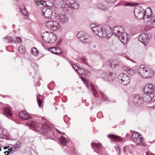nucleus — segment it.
I'll use <instances>...</instances> for the list:
<instances>
[{
    "label": "nucleus",
    "mask_w": 155,
    "mask_h": 155,
    "mask_svg": "<svg viewBox=\"0 0 155 155\" xmlns=\"http://www.w3.org/2000/svg\"><path fill=\"white\" fill-rule=\"evenodd\" d=\"M27 125L31 127V129L39 133L42 135L47 134V136L52 138L54 137V134L52 132L51 128L47 124H38L35 121H29L26 122Z\"/></svg>",
    "instance_id": "obj_1"
},
{
    "label": "nucleus",
    "mask_w": 155,
    "mask_h": 155,
    "mask_svg": "<svg viewBox=\"0 0 155 155\" xmlns=\"http://www.w3.org/2000/svg\"><path fill=\"white\" fill-rule=\"evenodd\" d=\"M113 33L123 43H126L127 40V34L123 27L120 26H114L113 29Z\"/></svg>",
    "instance_id": "obj_2"
},
{
    "label": "nucleus",
    "mask_w": 155,
    "mask_h": 155,
    "mask_svg": "<svg viewBox=\"0 0 155 155\" xmlns=\"http://www.w3.org/2000/svg\"><path fill=\"white\" fill-rule=\"evenodd\" d=\"M138 72L139 75L145 78L151 77L153 75V70L149 68L145 67L143 65L140 66L138 68Z\"/></svg>",
    "instance_id": "obj_3"
},
{
    "label": "nucleus",
    "mask_w": 155,
    "mask_h": 155,
    "mask_svg": "<svg viewBox=\"0 0 155 155\" xmlns=\"http://www.w3.org/2000/svg\"><path fill=\"white\" fill-rule=\"evenodd\" d=\"M92 30L99 37H105L107 36L109 37V35L107 33L106 28H102V26L99 25H91Z\"/></svg>",
    "instance_id": "obj_4"
},
{
    "label": "nucleus",
    "mask_w": 155,
    "mask_h": 155,
    "mask_svg": "<svg viewBox=\"0 0 155 155\" xmlns=\"http://www.w3.org/2000/svg\"><path fill=\"white\" fill-rule=\"evenodd\" d=\"M41 36L43 40L48 43H53L56 39V35L50 32H44L41 34Z\"/></svg>",
    "instance_id": "obj_5"
},
{
    "label": "nucleus",
    "mask_w": 155,
    "mask_h": 155,
    "mask_svg": "<svg viewBox=\"0 0 155 155\" xmlns=\"http://www.w3.org/2000/svg\"><path fill=\"white\" fill-rule=\"evenodd\" d=\"M42 15L49 19H54L56 16V15L53 8L44 7L42 9Z\"/></svg>",
    "instance_id": "obj_6"
},
{
    "label": "nucleus",
    "mask_w": 155,
    "mask_h": 155,
    "mask_svg": "<svg viewBox=\"0 0 155 155\" xmlns=\"http://www.w3.org/2000/svg\"><path fill=\"white\" fill-rule=\"evenodd\" d=\"M77 36L80 41L85 44H88L92 41V39L91 36L84 31L79 32L77 34Z\"/></svg>",
    "instance_id": "obj_7"
},
{
    "label": "nucleus",
    "mask_w": 155,
    "mask_h": 155,
    "mask_svg": "<svg viewBox=\"0 0 155 155\" xmlns=\"http://www.w3.org/2000/svg\"><path fill=\"white\" fill-rule=\"evenodd\" d=\"M58 14V20L60 23L64 24L68 22L69 18L66 13L63 11H60Z\"/></svg>",
    "instance_id": "obj_8"
},
{
    "label": "nucleus",
    "mask_w": 155,
    "mask_h": 155,
    "mask_svg": "<svg viewBox=\"0 0 155 155\" xmlns=\"http://www.w3.org/2000/svg\"><path fill=\"white\" fill-rule=\"evenodd\" d=\"M118 78L120 82L124 85L128 84L130 80V77L123 73H120L119 75Z\"/></svg>",
    "instance_id": "obj_9"
},
{
    "label": "nucleus",
    "mask_w": 155,
    "mask_h": 155,
    "mask_svg": "<svg viewBox=\"0 0 155 155\" xmlns=\"http://www.w3.org/2000/svg\"><path fill=\"white\" fill-rule=\"evenodd\" d=\"M151 37V35L150 34L142 33L139 36L138 40L144 45H146L148 42L149 39Z\"/></svg>",
    "instance_id": "obj_10"
},
{
    "label": "nucleus",
    "mask_w": 155,
    "mask_h": 155,
    "mask_svg": "<svg viewBox=\"0 0 155 155\" xmlns=\"http://www.w3.org/2000/svg\"><path fill=\"white\" fill-rule=\"evenodd\" d=\"M46 26L49 29H52L55 30L60 27V25L56 21H50L46 22Z\"/></svg>",
    "instance_id": "obj_11"
},
{
    "label": "nucleus",
    "mask_w": 155,
    "mask_h": 155,
    "mask_svg": "<svg viewBox=\"0 0 155 155\" xmlns=\"http://www.w3.org/2000/svg\"><path fill=\"white\" fill-rule=\"evenodd\" d=\"M102 77L106 81H112L116 78L115 74L110 72L108 74L106 72L104 73L102 75Z\"/></svg>",
    "instance_id": "obj_12"
},
{
    "label": "nucleus",
    "mask_w": 155,
    "mask_h": 155,
    "mask_svg": "<svg viewBox=\"0 0 155 155\" xmlns=\"http://www.w3.org/2000/svg\"><path fill=\"white\" fill-rule=\"evenodd\" d=\"M91 145L92 147L94 149V151L99 154H101L103 148L101 143L92 142Z\"/></svg>",
    "instance_id": "obj_13"
},
{
    "label": "nucleus",
    "mask_w": 155,
    "mask_h": 155,
    "mask_svg": "<svg viewBox=\"0 0 155 155\" xmlns=\"http://www.w3.org/2000/svg\"><path fill=\"white\" fill-rule=\"evenodd\" d=\"M106 64L107 66L110 67L111 68H114L120 66V63L117 60L113 59L108 61L107 62Z\"/></svg>",
    "instance_id": "obj_14"
},
{
    "label": "nucleus",
    "mask_w": 155,
    "mask_h": 155,
    "mask_svg": "<svg viewBox=\"0 0 155 155\" xmlns=\"http://www.w3.org/2000/svg\"><path fill=\"white\" fill-rule=\"evenodd\" d=\"M143 90L144 93L154 94V87L151 84H148L146 85Z\"/></svg>",
    "instance_id": "obj_15"
},
{
    "label": "nucleus",
    "mask_w": 155,
    "mask_h": 155,
    "mask_svg": "<svg viewBox=\"0 0 155 155\" xmlns=\"http://www.w3.org/2000/svg\"><path fill=\"white\" fill-rule=\"evenodd\" d=\"M133 140L137 142V143H141L143 141V137L138 132H135L133 134L132 137Z\"/></svg>",
    "instance_id": "obj_16"
},
{
    "label": "nucleus",
    "mask_w": 155,
    "mask_h": 155,
    "mask_svg": "<svg viewBox=\"0 0 155 155\" xmlns=\"http://www.w3.org/2000/svg\"><path fill=\"white\" fill-rule=\"evenodd\" d=\"M144 14L145 16V21L148 22L150 20L152 16V13L150 8H148L146 10L144 9Z\"/></svg>",
    "instance_id": "obj_17"
},
{
    "label": "nucleus",
    "mask_w": 155,
    "mask_h": 155,
    "mask_svg": "<svg viewBox=\"0 0 155 155\" xmlns=\"http://www.w3.org/2000/svg\"><path fill=\"white\" fill-rule=\"evenodd\" d=\"M154 97V94H147V93H144L142 97L143 101H144L146 102L151 101Z\"/></svg>",
    "instance_id": "obj_18"
},
{
    "label": "nucleus",
    "mask_w": 155,
    "mask_h": 155,
    "mask_svg": "<svg viewBox=\"0 0 155 155\" xmlns=\"http://www.w3.org/2000/svg\"><path fill=\"white\" fill-rule=\"evenodd\" d=\"M133 102L135 104H141L143 102V99L141 95H135L133 98Z\"/></svg>",
    "instance_id": "obj_19"
},
{
    "label": "nucleus",
    "mask_w": 155,
    "mask_h": 155,
    "mask_svg": "<svg viewBox=\"0 0 155 155\" xmlns=\"http://www.w3.org/2000/svg\"><path fill=\"white\" fill-rule=\"evenodd\" d=\"M19 115L21 118L23 120H26L31 118V116L25 111L20 112Z\"/></svg>",
    "instance_id": "obj_20"
},
{
    "label": "nucleus",
    "mask_w": 155,
    "mask_h": 155,
    "mask_svg": "<svg viewBox=\"0 0 155 155\" xmlns=\"http://www.w3.org/2000/svg\"><path fill=\"white\" fill-rule=\"evenodd\" d=\"M49 51L52 53L56 54H60L62 53V51L61 49L58 48L52 47L48 48Z\"/></svg>",
    "instance_id": "obj_21"
},
{
    "label": "nucleus",
    "mask_w": 155,
    "mask_h": 155,
    "mask_svg": "<svg viewBox=\"0 0 155 155\" xmlns=\"http://www.w3.org/2000/svg\"><path fill=\"white\" fill-rule=\"evenodd\" d=\"M76 2L74 0H67L65 2V5H64L65 8H67L68 7L69 8H72L74 3Z\"/></svg>",
    "instance_id": "obj_22"
},
{
    "label": "nucleus",
    "mask_w": 155,
    "mask_h": 155,
    "mask_svg": "<svg viewBox=\"0 0 155 155\" xmlns=\"http://www.w3.org/2000/svg\"><path fill=\"white\" fill-rule=\"evenodd\" d=\"M72 67L74 69L75 71H77L78 70H79L78 73L80 74H85L86 73V70L82 68H79L75 64H73L72 65Z\"/></svg>",
    "instance_id": "obj_23"
},
{
    "label": "nucleus",
    "mask_w": 155,
    "mask_h": 155,
    "mask_svg": "<svg viewBox=\"0 0 155 155\" xmlns=\"http://www.w3.org/2000/svg\"><path fill=\"white\" fill-rule=\"evenodd\" d=\"M109 137L111 138L113 140L116 142H121L122 141V139L120 137L117 135L113 134H109L108 135Z\"/></svg>",
    "instance_id": "obj_24"
},
{
    "label": "nucleus",
    "mask_w": 155,
    "mask_h": 155,
    "mask_svg": "<svg viewBox=\"0 0 155 155\" xmlns=\"http://www.w3.org/2000/svg\"><path fill=\"white\" fill-rule=\"evenodd\" d=\"M144 12V9L142 7L140 6H137L134 10V15H138V14Z\"/></svg>",
    "instance_id": "obj_25"
},
{
    "label": "nucleus",
    "mask_w": 155,
    "mask_h": 155,
    "mask_svg": "<svg viewBox=\"0 0 155 155\" xmlns=\"http://www.w3.org/2000/svg\"><path fill=\"white\" fill-rule=\"evenodd\" d=\"M3 110L4 111L5 115L7 117L10 116L12 114L11 112V110L10 108L8 107H5L3 108Z\"/></svg>",
    "instance_id": "obj_26"
},
{
    "label": "nucleus",
    "mask_w": 155,
    "mask_h": 155,
    "mask_svg": "<svg viewBox=\"0 0 155 155\" xmlns=\"http://www.w3.org/2000/svg\"><path fill=\"white\" fill-rule=\"evenodd\" d=\"M47 0H35V2L36 5L39 6L40 5H41L42 6H46L47 4L46 2Z\"/></svg>",
    "instance_id": "obj_27"
},
{
    "label": "nucleus",
    "mask_w": 155,
    "mask_h": 155,
    "mask_svg": "<svg viewBox=\"0 0 155 155\" xmlns=\"http://www.w3.org/2000/svg\"><path fill=\"white\" fill-rule=\"evenodd\" d=\"M59 140L60 143L64 146L67 145V141L66 139V138L63 136H62L59 138Z\"/></svg>",
    "instance_id": "obj_28"
},
{
    "label": "nucleus",
    "mask_w": 155,
    "mask_h": 155,
    "mask_svg": "<svg viewBox=\"0 0 155 155\" xmlns=\"http://www.w3.org/2000/svg\"><path fill=\"white\" fill-rule=\"evenodd\" d=\"M136 18L139 20L143 19L145 20L144 12L138 14V15H134Z\"/></svg>",
    "instance_id": "obj_29"
},
{
    "label": "nucleus",
    "mask_w": 155,
    "mask_h": 155,
    "mask_svg": "<svg viewBox=\"0 0 155 155\" xmlns=\"http://www.w3.org/2000/svg\"><path fill=\"white\" fill-rule=\"evenodd\" d=\"M97 7L103 10H106L107 9V7L106 5L102 3L98 4L97 5Z\"/></svg>",
    "instance_id": "obj_30"
},
{
    "label": "nucleus",
    "mask_w": 155,
    "mask_h": 155,
    "mask_svg": "<svg viewBox=\"0 0 155 155\" xmlns=\"http://www.w3.org/2000/svg\"><path fill=\"white\" fill-rule=\"evenodd\" d=\"M97 96L99 97H101L103 100L109 101L108 99V98L102 93H99V94H98Z\"/></svg>",
    "instance_id": "obj_31"
},
{
    "label": "nucleus",
    "mask_w": 155,
    "mask_h": 155,
    "mask_svg": "<svg viewBox=\"0 0 155 155\" xmlns=\"http://www.w3.org/2000/svg\"><path fill=\"white\" fill-rule=\"evenodd\" d=\"M21 143L20 142H17L13 146V148H14V151H15L17 150L21 147Z\"/></svg>",
    "instance_id": "obj_32"
},
{
    "label": "nucleus",
    "mask_w": 155,
    "mask_h": 155,
    "mask_svg": "<svg viewBox=\"0 0 155 155\" xmlns=\"http://www.w3.org/2000/svg\"><path fill=\"white\" fill-rule=\"evenodd\" d=\"M31 52L35 56L38 55L39 54V51L35 47H33L31 49Z\"/></svg>",
    "instance_id": "obj_33"
},
{
    "label": "nucleus",
    "mask_w": 155,
    "mask_h": 155,
    "mask_svg": "<svg viewBox=\"0 0 155 155\" xmlns=\"http://www.w3.org/2000/svg\"><path fill=\"white\" fill-rule=\"evenodd\" d=\"M18 50L20 53L22 54H24L26 51L25 48L22 46H21L19 47Z\"/></svg>",
    "instance_id": "obj_34"
},
{
    "label": "nucleus",
    "mask_w": 155,
    "mask_h": 155,
    "mask_svg": "<svg viewBox=\"0 0 155 155\" xmlns=\"http://www.w3.org/2000/svg\"><path fill=\"white\" fill-rule=\"evenodd\" d=\"M136 72V70L133 68L129 69L127 71V73L131 75H134Z\"/></svg>",
    "instance_id": "obj_35"
},
{
    "label": "nucleus",
    "mask_w": 155,
    "mask_h": 155,
    "mask_svg": "<svg viewBox=\"0 0 155 155\" xmlns=\"http://www.w3.org/2000/svg\"><path fill=\"white\" fill-rule=\"evenodd\" d=\"M13 39L12 37L7 36L5 38L4 41L6 42H10L12 41Z\"/></svg>",
    "instance_id": "obj_36"
},
{
    "label": "nucleus",
    "mask_w": 155,
    "mask_h": 155,
    "mask_svg": "<svg viewBox=\"0 0 155 155\" xmlns=\"http://www.w3.org/2000/svg\"><path fill=\"white\" fill-rule=\"evenodd\" d=\"M79 7V5L77 2H76L74 3L73 5L72 6V9H78Z\"/></svg>",
    "instance_id": "obj_37"
},
{
    "label": "nucleus",
    "mask_w": 155,
    "mask_h": 155,
    "mask_svg": "<svg viewBox=\"0 0 155 155\" xmlns=\"http://www.w3.org/2000/svg\"><path fill=\"white\" fill-rule=\"evenodd\" d=\"M21 11L24 15H28V12L26 8H24L23 9H22Z\"/></svg>",
    "instance_id": "obj_38"
},
{
    "label": "nucleus",
    "mask_w": 155,
    "mask_h": 155,
    "mask_svg": "<svg viewBox=\"0 0 155 155\" xmlns=\"http://www.w3.org/2000/svg\"><path fill=\"white\" fill-rule=\"evenodd\" d=\"M150 20H151V23L155 27V15L151 18Z\"/></svg>",
    "instance_id": "obj_39"
},
{
    "label": "nucleus",
    "mask_w": 155,
    "mask_h": 155,
    "mask_svg": "<svg viewBox=\"0 0 155 155\" xmlns=\"http://www.w3.org/2000/svg\"><path fill=\"white\" fill-rule=\"evenodd\" d=\"M37 100L39 106L40 107L41 106V104L42 103V101L40 99L38 98V97H37Z\"/></svg>",
    "instance_id": "obj_40"
},
{
    "label": "nucleus",
    "mask_w": 155,
    "mask_h": 155,
    "mask_svg": "<svg viewBox=\"0 0 155 155\" xmlns=\"http://www.w3.org/2000/svg\"><path fill=\"white\" fill-rule=\"evenodd\" d=\"M116 151L118 153H120V149L119 146H117L115 147Z\"/></svg>",
    "instance_id": "obj_41"
},
{
    "label": "nucleus",
    "mask_w": 155,
    "mask_h": 155,
    "mask_svg": "<svg viewBox=\"0 0 155 155\" xmlns=\"http://www.w3.org/2000/svg\"><path fill=\"white\" fill-rule=\"evenodd\" d=\"M91 88L92 90V91L94 93V95L95 96V97H96L97 95V94L96 93V92H97L96 90L95 89L94 91V88L92 87H91Z\"/></svg>",
    "instance_id": "obj_42"
},
{
    "label": "nucleus",
    "mask_w": 155,
    "mask_h": 155,
    "mask_svg": "<svg viewBox=\"0 0 155 155\" xmlns=\"http://www.w3.org/2000/svg\"><path fill=\"white\" fill-rule=\"evenodd\" d=\"M81 60L84 63L87 64V59L85 57H83L81 58Z\"/></svg>",
    "instance_id": "obj_43"
},
{
    "label": "nucleus",
    "mask_w": 155,
    "mask_h": 155,
    "mask_svg": "<svg viewBox=\"0 0 155 155\" xmlns=\"http://www.w3.org/2000/svg\"><path fill=\"white\" fill-rule=\"evenodd\" d=\"M57 2H58L60 3V5H63L64 4V2L63 0H58Z\"/></svg>",
    "instance_id": "obj_44"
},
{
    "label": "nucleus",
    "mask_w": 155,
    "mask_h": 155,
    "mask_svg": "<svg viewBox=\"0 0 155 155\" xmlns=\"http://www.w3.org/2000/svg\"><path fill=\"white\" fill-rule=\"evenodd\" d=\"M108 3H113L115 2L116 0H105Z\"/></svg>",
    "instance_id": "obj_45"
},
{
    "label": "nucleus",
    "mask_w": 155,
    "mask_h": 155,
    "mask_svg": "<svg viewBox=\"0 0 155 155\" xmlns=\"http://www.w3.org/2000/svg\"><path fill=\"white\" fill-rule=\"evenodd\" d=\"M16 41L18 42H21V38L19 37H17L16 39Z\"/></svg>",
    "instance_id": "obj_46"
},
{
    "label": "nucleus",
    "mask_w": 155,
    "mask_h": 155,
    "mask_svg": "<svg viewBox=\"0 0 155 155\" xmlns=\"http://www.w3.org/2000/svg\"><path fill=\"white\" fill-rule=\"evenodd\" d=\"M129 68L127 66H125L123 67V69H124L126 71H127L129 70Z\"/></svg>",
    "instance_id": "obj_47"
},
{
    "label": "nucleus",
    "mask_w": 155,
    "mask_h": 155,
    "mask_svg": "<svg viewBox=\"0 0 155 155\" xmlns=\"http://www.w3.org/2000/svg\"><path fill=\"white\" fill-rule=\"evenodd\" d=\"M81 80L83 81L85 83L88 82L87 81L85 78H84L81 77Z\"/></svg>",
    "instance_id": "obj_48"
},
{
    "label": "nucleus",
    "mask_w": 155,
    "mask_h": 155,
    "mask_svg": "<svg viewBox=\"0 0 155 155\" xmlns=\"http://www.w3.org/2000/svg\"><path fill=\"white\" fill-rule=\"evenodd\" d=\"M125 6H131V3H127L125 4L124 5Z\"/></svg>",
    "instance_id": "obj_49"
},
{
    "label": "nucleus",
    "mask_w": 155,
    "mask_h": 155,
    "mask_svg": "<svg viewBox=\"0 0 155 155\" xmlns=\"http://www.w3.org/2000/svg\"><path fill=\"white\" fill-rule=\"evenodd\" d=\"M24 8H25L24 5H22L21 6L20 10L21 11L22 10V9H23Z\"/></svg>",
    "instance_id": "obj_50"
},
{
    "label": "nucleus",
    "mask_w": 155,
    "mask_h": 155,
    "mask_svg": "<svg viewBox=\"0 0 155 155\" xmlns=\"http://www.w3.org/2000/svg\"><path fill=\"white\" fill-rule=\"evenodd\" d=\"M0 137L2 139H5L6 138V136L4 135H1Z\"/></svg>",
    "instance_id": "obj_51"
},
{
    "label": "nucleus",
    "mask_w": 155,
    "mask_h": 155,
    "mask_svg": "<svg viewBox=\"0 0 155 155\" xmlns=\"http://www.w3.org/2000/svg\"><path fill=\"white\" fill-rule=\"evenodd\" d=\"M57 131H58V133H61V134H65L64 133H61V132L60 131H59V130H57Z\"/></svg>",
    "instance_id": "obj_52"
},
{
    "label": "nucleus",
    "mask_w": 155,
    "mask_h": 155,
    "mask_svg": "<svg viewBox=\"0 0 155 155\" xmlns=\"http://www.w3.org/2000/svg\"><path fill=\"white\" fill-rule=\"evenodd\" d=\"M13 149H14V148H13V147L12 148H10L8 149V150L11 152L12 150Z\"/></svg>",
    "instance_id": "obj_53"
},
{
    "label": "nucleus",
    "mask_w": 155,
    "mask_h": 155,
    "mask_svg": "<svg viewBox=\"0 0 155 155\" xmlns=\"http://www.w3.org/2000/svg\"><path fill=\"white\" fill-rule=\"evenodd\" d=\"M127 148V147H124L123 150L124 152H126L125 149Z\"/></svg>",
    "instance_id": "obj_54"
},
{
    "label": "nucleus",
    "mask_w": 155,
    "mask_h": 155,
    "mask_svg": "<svg viewBox=\"0 0 155 155\" xmlns=\"http://www.w3.org/2000/svg\"><path fill=\"white\" fill-rule=\"evenodd\" d=\"M6 154H5V155H8L11 153L10 151H7Z\"/></svg>",
    "instance_id": "obj_55"
},
{
    "label": "nucleus",
    "mask_w": 155,
    "mask_h": 155,
    "mask_svg": "<svg viewBox=\"0 0 155 155\" xmlns=\"http://www.w3.org/2000/svg\"><path fill=\"white\" fill-rule=\"evenodd\" d=\"M127 60H131V61H132L133 63L135 62H134L133 60H131V59H130V58H129V57L127 58Z\"/></svg>",
    "instance_id": "obj_56"
},
{
    "label": "nucleus",
    "mask_w": 155,
    "mask_h": 155,
    "mask_svg": "<svg viewBox=\"0 0 155 155\" xmlns=\"http://www.w3.org/2000/svg\"><path fill=\"white\" fill-rule=\"evenodd\" d=\"M85 85L87 86V87H88V82L85 83Z\"/></svg>",
    "instance_id": "obj_57"
},
{
    "label": "nucleus",
    "mask_w": 155,
    "mask_h": 155,
    "mask_svg": "<svg viewBox=\"0 0 155 155\" xmlns=\"http://www.w3.org/2000/svg\"><path fill=\"white\" fill-rule=\"evenodd\" d=\"M9 147L5 146L4 147V149H7Z\"/></svg>",
    "instance_id": "obj_58"
},
{
    "label": "nucleus",
    "mask_w": 155,
    "mask_h": 155,
    "mask_svg": "<svg viewBox=\"0 0 155 155\" xmlns=\"http://www.w3.org/2000/svg\"><path fill=\"white\" fill-rule=\"evenodd\" d=\"M7 152V151H5V152H4V153H6Z\"/></svg>",
    "instance_id": "obj_59"
},
{
    "label": "nucleus",
    "mask_w": 155,
    "mask_h": 155,
    "mask_svg": "<svg viewBox=\"0 0 155 155\" xmlns=\"http://www.w3.org/2000/svg\"><path fill=\"white\" fill-rule=\"evenodd\" d=\"M142 145L143 146H145L146 145H144V144H143V143H142Z\"/></svg>",
    "instance_id": "obj_60"
},
{
    "label": "nucleus",
    "mask_w": 155,
    "mask_h": 155,
    "mask_svg": "<svg viewBox=\"0 0 155 155\" xmlns=\"http://www.w3.org/2000/svg\"><path fill=\"white\" fill-rule=\"evenodd\" d=\"M128 134H126V137H127L128 136Z\"/></svg>",
    "instance_id": "obj_61"
},
{
    "label": "nucleus",
    "mask_w": 155,
    "mask_h": 155,
    "mask_svg": "<svg viewBox=\"0 0 155 155\" xmlns=\"http://www.w3.org/2000/svg\"><path fill=\"white\" fill-rule=\"evenodd\" d=\"M59 51H60L59 50H58V51H57V52H59Z\"/></svg>",
    "instance_id": "obj_62"
},
{
    "label": "nucleus",
    "mask_w": 155,
    "mask_h": 155,
    "mask_svg": "<svg viewBox=\"0 0 155 155\" xmlns=\"http://www.w3.org/2000/svg\"><path fill=\"white\" fill-rule=\"evenodd\" d=\"M1 150V148L0 147V151Z\"/></svg>",
    "instance_id": "obj_63"
},
{
    "label": "nucleus",
    "mask_w": 155,
    "mask_h": 155,
    "mask_svg": "<svg viewBox=\"0 0 155 155\" xmlns=\"http://www.w3.org/2000/svg\"><path fill=\"white\" fill-rule=\"evenodd\" d=\"M153 101H154L155 102V99Z\"/></svg>",
    "instance_id": "obj_64"
}]
</instances>
